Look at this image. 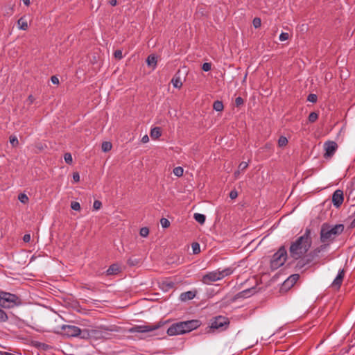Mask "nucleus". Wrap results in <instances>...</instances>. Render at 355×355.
I'll list each match as a JSON object with an SVG mask.
<instances>
[{"label":"nucleus","instance_id":"nucleus-48","mask_svg":"<svg viewBox=\"0 0 355 355\" xmlns=\"http://www.w3.org/2000/svg\"><path fill=\"white\" fill-rule=\"evenodd\" d=\"M238 196V192L236 191V190L234 189V190H232L230 193V198L231 199H235Z\"/></svg>","mask_w":355,"mask_h":355},{"label":"nucleus","instance_id":"nucleus-53","mask_svg":"<svg viewBox=\"0 0 355 355\" xmlns=\"http://www.w3.org/2000/svg\"><path fill=\"white\" fill-rule=\"evenodd\" d=\"M148 141H149V138H148V135H144V136L142 137V139H141V141H142L143 143H147Z\"/></svg>","mask_w":355,"mask_h":355},{"label":"nucleus","instance_id":"nucleus-45","mask_svg":"<svg viewBox=\"0 0 355 355\" xmlns=\"http://www.w3.org/2000/svg\"><path fill=\"white\" fill-rule=\"evenodd\" d=\"M289 37V35L288 33H284L282 32L279 35V40L280 41H285L287 40Z\"/></svg>","mask_w":355,"mask_h":355},{"label":"nucleus","instance_id":"nucleus-55","mask_svg":"<svg viewBox=\"0 0 355 355\" xmlns=\"http://www.w3.org/2000/svg\"><path fill=\"white\" fill-rule=\"evenodd\" d=\"M353 216H354V219H353V220L351 223V225H350L351 227H355V211H354V213L353 214Z\"/></svg>","mask_w":355,"mask_h":355},{"label":"nucleus","instance_id":"nucleus-46","mask_svg":"<svg viewBox=\"0 0 355 355\" xmlns=\"http://www.w3.org/2000/svg\"><path fill=\"white\" fill-rule=\"evenodd\" d=\"M248 162H242L239 165V170L244 171L245 169H246L248 168Z\"/></svg>","mask_w":355,"mask_h":355},{"label":"nucleus","instance_id":"nucleus-4","mask_svg":"<svg viewBox=\"0 0 355 355\" xmlns=\"http://www.w3.org/2000/svg\"><path fill=\"white\" fill-rule=\"evenodd\" d=\"M112 331H117L116 327L99 326L90 328L91 340L109 339Z\"/></svg>","mask_w":355,"mask_h":355},{"label":"nucleus","instance_id":"nucleus-3","mask_svg":"<svg viewBox=\"0 0 355 355\" xmlns=\"http://www.w3.org/2000/svg\"><path fill=\"white\" fill-rule=\"evenodd\" d=\"M201 324L198 320H191L173 323L166 331L169 336H176L189 333L196 329Z\"/></svg>","mask_w":355,"mask_h":355},{"label":"nucleus","instance_id":"nucleus-5","mask_svg":"<svg viewBox=\"0 0 355 355\" xmlns=\"http://www.w3.org/2000/svg\"><path fill=\"white\" fill-rule=\"evenodd\" d=\"M230 320L228 318L223 315H218L212 318L210 320L209 330L207 333H214L215 331L221 332L229 327Z\"/></svg>","mask_w":355,"mask_h":355},{"label":"nucleus","instance_id":"nucleus-58","mask_svg":"<svg viewBox=\"0 0 355 355\" xmlns=\"http://www.w3.org/2000/svg\"><path fill=\"white\" fill-rule=\"evenodd\" d=\"M24 3L26 5V6H29L30 3H31V1L30 0H22Z\"/></svg>","mask_w":355,"mask_h":355},{"label":"nucleus","instance_id":"nucleus-13","mask_svg":"<svg viewBox=\"0 0 355 355\" xmlns=\"http://www.w3.org/2000/svg\"><path fill=\"white\" fill-rule=\"evenodd\" d=\"M300 275L298 274L291 275L289 277H288L282 284V288H290L293 286V285L297 282L299 279Z\"/></svg>","mask_w":355,"mask_h":355},{"label":"nucleus","instance_id":"nucleus-19","mask_svg":"<svg viewBox=\"0 0 355 355\" xmlns=\"http://www.w3.org/2000/svg\"><path fill=\"white\" fill-rule=\"evenodd\" d=\"M150 135L152 139H157L162 135V130L159 127H155L151 129Z\"/></svg>","mask_w":355,"mask_h":355},{"label":"nucleus","instance_id":"nucleus-50","mask_svg":"<svg viewBox=\"0 0 355 355\" xmlns=\"http://www.w3.org/2000/svg\"><path fill=\"white\" fill-rule=\"evenodd\" d=\"M73 180L75 182H78L80 180V175L78 172L73 173Z\"/></svg>","mask_w":355,"mask_h":355},{"label":"nucleus","instance_id":"nucleus-36","mask_svg":"<svg viewBox=\"0 0 355 355\" xmlns=\"http://www.w3.org/2000/svg\"><path fill=\"white\" fill-rule=\"evenodd\" d=\"M160 223L162 225V227L163 228H167L170 226V222L168 219L165 218H162L161 220H160Z\"/></svg>","mask_w":355,"mask_h":355},{"label":"nucleus","instance_id":"nucleus-28","mask_svg":"<svg viewBox=\"0 0 355 355\" xmlns=\"http://www.w3.org/2000/svg\"><path fill=\"white\" fill-rule=\"evenodd\" d=\"M173 174L177 176V177H182L183 175V173H184V169L181 166H177L175 168H173Z\"/></svg>","mask_w":355,"mask_h":355},{"label":"nucleus","instance_id":"nucleus-32","mask_svg":"<svg viewBox=\"0 0 355 355\" xmlns=\"http://www.w3.org/2000/svg\"><path fill=\"white\" fill-rule=\"evenodd\" d=\"M318 118V114L316 112H311L309 115V121L311 123L315 122Z\"/></svg>","mask_w":355,"mask_h":355},{"label":"nucleus","instance_id":"nucleus-41","mask_svg":"<svg viewBox=\"0 0 355 355\" xmlns=\"http://www.w3.org/2000/svg\"><path fill=\"white\" fill-rule=\"evenodd\" d=\"M244 103V101L243 99V98H241V96H239V97H236V99H235V105L236 107H240L241 105H243Z\"/></svg>","mask_w":355,"mask_h":355},{"label":"nucleus","instance_id":"nucleus-14","mask_svg":"<svg viewBox=\"0 0 355 355\" xmlns=\"http://www.w3.org/2000/svg\"><path fill=\"white\" fill-rule=\"evenodd\" d=\"M314 259L315 257L313 256H311V253L309 252L306 256L304 257L303 258H301L298 261L296 267L298 268L299 269H302L306 265L309 264L311 262H312L314 260Z\"/></svg>","mask_w":355,"mask_h":355},{"label":"nucleus","instance_id":"nucleus-10","mask_svg":"<svg viewBox=\"0 0 355 355\" xmlns=\"http://www.w3.org/2000/svg\"><path fill=\"white\" fill-rule=\"evenodd\" d=\"M62 334L67 337H76L80 333V328L74 325L63 324L61 327Z\"/></svg>","mask_w":355,"mask_h":355},{"label":"nucleus","instance_id":"nucleus-44","mask_svg":"<svg viewBox=\"0 0 355 355\" xmlns=\"http://www.w3.org/2000/svg\"><path fill=\"white\" fill-rule=\"evenodd\" d=\"M114 58L118 60L122 59L123 58L122 51L121 50L115 51L114 53Z\"/></svg>","mask_w":355,"mask_h":355},{"label":"nucleus","instance_id":"nucleus-24","mask_svg":"<svg viewBox=\"0 0 355 355\" xmlns=\"http://www.w3.org/2000/svg\"><path fill=\"white\" fill-rule=\"evenodd\" d=\"M171 83L173 85L174 87L175 88H180L182 86V83L180 80V78L178 77V76H175L172 80H171Z\"/></svg>","mask_w":355,"mask_h":355},{"label":"nucleus","instance_id":"nucleus-51","mask_svg":"<svg viewBox=\"0 0 355 355\" xmlns=\"http://www.w3.org/2000/svg\"><path fill=\"white\" fill-rule=\"evenodd\" d=\"M51 80L53 84H55V85H58L59 84V79L57 76H51Z\"/></svg>","mask_w":355,"mask_h":355},{"label":"nucleus","instance_id":"nucleus-43","mask_svg":"<svg viewBox=\"0 0 355 355\" xmlns=\"http://www.w3.org/2000/svg\"><path fill=\"white\" fill-rule=\"evenodd\" d=\"M211 64L209 62H205L202 66V69L204 71H209L211 70Z\"/></svg>","mask_w":355,"mask_h":355},{"label":"nucleus","instance_id":"nucleus-38","mask_svg":"<svg viewBox=\"0 0 355 355\" xmlns=\"http://www.w3.org/2000/svg\"><path fill=\"white\" fill-rule=\"evenodd\" d=\"M139 234L142 237H146L149 234L148 228H147V227L141 228Z\"/></svg>","mask_w":355,"mask_h":355},{"label":"nucleus","instance_id":"nucleus-47","mask_svg":"<svg viewBox=\"0 0 355 355\" xmlns=\"http://www.w3.org/2000/svg\"><path fill=\"white\" fill-rule=\"evenodd\" d=\"M102 206V203L99 200H95L93 204V207L94 209L98 210Z\"/></svg>","mask_w":355,"mask_h":355},{"label":"nucleus","instance_id":"nucleus-7","mask_svg":"<svg viewBox=\"0 0 355 355\" xmlns=\"http://www.w3.org/2000/svg\"><path fill=\"white\" fill-rule=\"evenodd\" d=\"M21 304V300L17 295L0 291V306L10 309Z\"/></svg>","mask_w":355,"mask_h":355},{"label":"nucleus","instance_id":"nucleus-39","mask_svg":"<svg viewBox=\"0 0 355 355\" xmlns=\"http://www.w3.org/2000/svg\"><path fill=\"white\" fill-rule=\"evenodd\" d=\"M318 100L317 95L314 94H310L307 97V101L311 103H316Z\"/></svg>","mask_w":355,"mask_h":355},{"label":"nucleus","instance_id":"nucleus-20","mask_svg":"<svg viewBox=\"0 0 355 355\" xmlns=\"http://www.w3.org/2000/svg\"><path fill=\"white\" fill-rule=\"evenodd\" d=\"M18 26L20 29L26 31L28 29V23L25 17H20L17 21Z\"/></svg>","mask_w":355,"mask_h":355},{"label":"nucleus","instance_id":"nucleus-57","mask_svg":"<svg viewBox=\"0 0 355 355\" xmlns=\"http://www.w3.org/2000/svg\"><path fill=\"white\" fill-rule=\"evenodd\" d=\"M239 175H240V170H237L234 173V175L235 178H238Z\"/></svg>","mask_w":355,"mask_h":355},{"label":"nucleus","instance_id":"nucleus-15","mask_svg":"<svg viewBox=\"0 0 355 355\" xmlns=\"http://www.w3.org/2000/svg\"><path fill=\"white\" fill-rule=\"evenodd\" d=\"M345 276V270L343 269L340 270L338 272L336 277L332 282V286L334 287L339 288L343 283V278Z\"/></svg>","mask_w":355,"mask_h":355},{"label":"nucleus","instance_id":"nucleus-18","mask_svg":"<svg viewBox=\"0 0 355 355\" xmlns=\"http://www.w3.org/2000/svg\"><path fill=\"white\" fill-rule=\"evenodd\" d=\"M120 272V267L117 264L111 265L107 270V275H116Z\"/></svg>","mask_w":355,"mask_h":355},{"label":"nucleus","instance_id":"nucleus-9","mask_svg":"<svg viewBox=\"0 0 355 355\" xmlns=\"http://www.w3.org/2000/svg\"><path fill=\"white\" fill-rule=\"evenodd\" d=\"M165 322H159L157 324H148V325H135L128 329V332L130 333H147L150 331H153L154 330H157L159 329L164 324Z\"/></svg>","mask_w":355,"mask_h":355},{"label":"nucleus","instance_id":"nucleus-59","mask_svg":"<svg viewBox=\"0 0 355 355\" xmlns=\"http://www.w3.org/2000/svg\"><path fill=\"white\" fill-rule=\"evenodd\" d=\"M168 287H169V288H173V282H171V283L168 284Z\"/></svg>","mask_w":355,"mask_h":355},{"label":"nucleus","instance_id":"nucleus-1","mask_svg":"<svg viewBox=\"0 0 355 355\" xmlns=\"http://www.w3.org/2000/svg\"><path fill=\"white\" fill-rule=\"evenodd\" d=\"M311 233V230L306 228L304 234L291 244L289 252L292 258L298 260L309 251L312 244Z\"/></svg>","mask_w":355,"mask_h":355},{"label":"nucleus","instance_id":"nucleus-26","mask_svg":"<svg viewBox=\"0 0 355 355\" xmlns=\"http://www.w3.org/2000/svg\"><path fill=\"white\" fill-rule=\"evenodd\" d=\"M213 108L217 112H220L223 110L224 106L223 102L220 101H216L213 104Z\"/></svg>","mask_w":355,"mask_h":355},{"label":"nucleus","instance_id":"nucleus-56","mask_svg":"<svg viewBox=\"0 0 355 355\" xmlns=\"http://www.w3.org/2000/svg\"><path fill=\"white\" fill-rule=\"evenodd\" d=\"M271 148H272V144L270 143H267L264 146V148H266V149H271Z\"/></svg>","mask_w":355,"mask_h":355},{"label":"nucleus","instance_id":"nucleus-11","mask_svg":"<svg viewBox=\"0 0 355 355\" xmlns=\"http://www.w3.org/2000/svg\"><path fill=\"white\" fill-rule=\"evenodd\" d=\"M338 148L337 144L334 141H327L324 144L325 150L324 157H331L335 153Z\"/></svg>","mask_w":355,"mask_h":355},{"label":"nucleus","instance_id":"nucleus-17","mask_svg":"<svg viewBox=\"0 0 355 355\" xmlns=\"http://www.w3.org/2000/svg\"><path fill=\"white\" fill-rule=\"evenodd\" d=\"M157 62V58L154 54L149 55L146 59L148 66L152 67L153 69H155L156 68Z\"/></svg>","mask_w":355,"mask_h":355},{"label":"nucleus","instance_id":"nucleus-23","mask_svg":"<svg viewBox=\"0 0 355 355\" xmlns=\"http://www.w3.org/2000/svg\"><path fill=\"white\" fill-rule=\"evenodd\" d=\"M193 218L198 223H199L201 225L205 223L206 219V217L204 214L199 213L194 214Z\"/></svg>","mask_w":355,"mask_h":355},{"label":"nucleus","instance_id":"nucleus-21","mask_svg":"<svg viewBox=\"0 0 355 355\" xmlns=\"http://www.w3.org/2000/svg\"><path fill=\"white\" fill-rule=\"evenodd\" d=\"M78 336L82 339H85V340L90 339L91 340L90 328L83 329H80V334H78Z\"/></svg>","mask_w":355,"mask_h":355},{"label":"nucleus","instance_id":"nucleus-33","mask_svg":"<svg viewBox=\"0 0 355 355\" xmlns=\"http://www.w3.org/2000/svg\"><path fill=\"white\" fill-rule=\"evenodd\" d=\"M64 159L65 162L68 164H71L73 162L72 156H71V153H66L64 154Z\"/></svg>","mask_w":355,"mask_h":355},{"label":"nucleus","instance_id":"nucleus-27","mask_svg":"<svg viewBox=\"0 0 355 355\" xmlns=\"http://www.w3.org/2000/svg\"><path fill=\"white\" fill-rule=\"evenodd\" d=\"M140 261H141L140 259L130 257L128 259L127 263L130 266H135L138 265L140 263Z\"/></svg>","mask_w":355,"mask_h":355},{"label":"nucleus","instance_id":"nucleus-34","mask_svg":"<svg viewBox=\"0 0 355 355\" xmlns=\"http://www.w3.org/2000/svg\"><path fill=\"white\" fill-rule=\"evenodd\" d=\"M8 319V317L6 314V313L0 309V322H3L7 321Z\"/></svg>","mask_w":355,"mask_h":355},{"label":"nucleus","instance_id":"nucleus-35","mask_svg":"<svg viewBox=\"0 0 355 355\" xmlns=\"http://www.w3.org/2000/svg\"><path fill=\"white\" fill-rule=\"evenodd\" d=\"M191 247H192L193 254H196L200 252V245L198 243H193Z\"/></svg>","mask_w":355,"mask_h":355},{"label":"nucleus","instance_id":"nucleus-6","mask_svg":"<svg viewBox=\"0 0 355 355\" xmlns=\"http://www.w3.org/2000/svg\"><path fill=\"white\" fill-rule=\"evenodd\" d=\"M234 272L232 268H227L222 270H216L209 272L202 276V282L205 284H209L211 282L220 280L223 278L230 275Z\"/></svg>","mask_w":355,"mask_h":355},{"label":"nucleus","instance_id":"nucleus-49","mask_svg":"<svg viewBox=\"0 0 355 355\" xmlns=\"http://www.w3.org/2000/svg\"><path fill=\"white\" fill-rule=\"evenodd\" d=\"M35 101V98L33 95H29L26 101V102L28 103V105H31Z\"/></svg>","mask_w":355,"mask_h":355},{"label":"nucleus","instance_id":"nucleus-40","mask_svg":"<svg viewBox=\"0 0 355 355\" xmlns=\"http://www.w3.org/2000/svg\"><path fill=\"white\" fill-rule=\"evenodd\" d=\"M10 142L12 146H17L19 144L18 139L15 136L10 137Z\"/></svg>","mask_w":355,"mask_h":355},{"label":"nucleus","instance_id":"nucleus-29","mask_svg":"<svg viewBox=\"0 0 355 355\" xmlns=\"http://www.w3.org/2000/svg\"><path fill=\"white\" fill-rule=\"evenodd\" d=\"M101 148L103 152H108L112 149V145L109 141H104L102 144Z\"/></svg>","mask_w":355,"mask_h":355},{"label":"nucleus","instance_id":"nucleus-25","mask_svg":"<svg viewBox=\"0 0 355 355\" xmlns=\"http://www.w3.org/2000/svg\"><path fill=\"white\" fill-rule=\"evenodd\" d=\"M253 289L254 288H249V289L244 290V291L239 293L237 294V296H238V297H248L250 295H252Z\"/></svg>","mask_w":355,"mask_h":355},{"label":"nucleus","instance_id":"nucleus-52","mask_svg":"<svg viewBox=\"0 0 355 355\" xmlns=\"http://www.w3.org/2000/svg\"><path fill=\"white\" fill-rule=\"evenodd\" d=\"M23 241L25 242V243H28L31 241V235L30 234H24V236H23Z\"/></svg>","mask_w":355,"mask_h":355},{"label":"nucleus","instance_id":"nucleus-31","mask_svg":"<svg viewBox=\"0 0 355 355\" xmlns=\"http://www.w3.org/2000/svg\"><path fill=\"white\" fill-rule=\"evenodd\" d=\"M18 200L24 204H26L28 202V198L25 193H19L18 196Z\"/></svg>","mask_w":355,"mask_h":355},{"label":"nucleus","instance_id":"nucleus-12","mask_svg":"<svg viewBox=\"0 0 355 355\" xmlns=\"http://www.w3.org/2000/svg\"><path fill=\"white\" fill-rule=\"evenodd\" d=\"M343 191L340 189L336 190L332 195V202L333 205L338 208L341 206L343 202Z\"/></svg>","mask_w":355,"mask_h":355},{"label":"nucleus","instance_id":"nucleus-2","mask_svg":"<svg viewBox=\"0 0 355 355\" xmlns=\"http://www.w3.org/2000/svg\"><path fill=\"white\" fill-rule=\"evenodd\" d=\"M344 225L343 224L330 225L327 223H324L322 225L320 239L322 243H332L335 239L340 235L344 231Z\"/></svg>","mask_w":355,"mask_h":355},{"label":"nucleus","instance_id":"nucleus-54","mask_svg":"<svg viewBox=\"0 0 355 355\" xmlns=\"http://www.w3.org/2000/svg\"><path fill=\"white\" fill-rule=\"evenodd\" d=\"M108 2L112 6H115L117 4V1L116 0H109Z\"/></svg>","mask_w":355,"mask_h":355},{"label":"nucleus","instance_id":"nucleus-8","mask_svg":"<svg viewBox=\"0 0 355 355\" xmlns=\"http://www.w3.org/2000/svg\"><path fill=\"white\" fill-rule=\"evenodd\" d=\"M288 257L285 246H281L279 250L272 255L270 260V268L275 270L282 266Z\"/></svg>","mask_w":355,"mask_h":355},{"label":"nucleus","instance_id":"nucleus-37","mask_svg":"<svg viewBox=\"0 0 355 355\" xmlns=\"http://www.w3.org/2000/svg\"><path fill=\"white\" fill-rule=\"evenodd\" d=\"M253 26L255 28H259L261 25V21L260 18L255 17L252 21Z\"/></svg>","mask_w":355,"mask_h":355},{"label":"nucleus","instance_id":"nucleus-30","mask_svg":"<svg viewBox=\"0 0 355 355\" xmlns=\"http://www.w3.org/2000/svg\"><path fill=\"white\" fill-rule=\"evenodd\" d=\"M287 144H288V139L286 137H284V136L279 137V138L278 139L279 147L282 148V147L286 146Z\"/></svg>","mask_w":355,"mask_h":355},{"label":"nucleus","instance_id":"nucleus-16","mask_svg":"<svg viewBox=\"0 0 355 355\" xmlns=\"http://www.w3.org/2000/svg\"><path fill=\"white\" fill-rule=\"evenodd\" d=\"M196 291H187L182 293L180 296V299L182 301H187L193 299L196 297Z\"/></svg>","mask_w":355,"mask_h":355},{"label":"nucleus","instance_id":"nucleus-42","mask_svg":"<svg viewBox=\"0 0 355 355\" xmlns=\"http://www.w3.org/2000/svg\"><path fill=\"white\" fill-rule=\"evenodd\" d=\"M71 208L75 211H79L80 209V203L78 202H72L71 204Z\"/></svg>","mask_w":355,"mask_h":355},{"label":"nucleus","instance_id":"nucleus-22","mask_svg":"<svg viewBox=\"0 0 355 355\" xmlns=\"http://www.w3.org/2000/svg\"><path fill=\"white\" fill-rule=\"evenodd\" d=\"M326 247H327V245L323 244V245H321L320 247L314 249L313 250L310 252L311 253V256H313L315 258L318 257L319 256L320 253L321 252V251L324 250L326 248Z\"/></svg>","mask_w":355,"mask_h":355}]
</instances>
